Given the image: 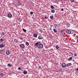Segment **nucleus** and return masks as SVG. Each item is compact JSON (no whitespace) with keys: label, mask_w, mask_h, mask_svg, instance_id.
Returning <instances> with one entry per match:
<instances>
[{"label":"nucleus","mask_w":78,"mask_h":78,"mask_svg":"<svg viewBox=\"0 0 78 78\" xmlns=\"http://www.w3.org/2000/svg\"><path fill=\"white\" fill-rule=\"evenodd\" d=\"M39 44V42L36 43L35 44V46H36V47H38L39 48H43L44 47V45H43V44Z\"/></svg>","instance_id":"1"},{"label":"nucleus","mask_w":78,"mask_h":78,"mask_svg":"<svg viewBox=\"0 0 78 78\" xmlns=\"http://www.w3.org/2000/svg\"><path fill=\"white\" fill-rule=\"evenodd\" d=\"M19 46L20 48L22 49H23L25 47V45H24V44H20Z\"/></svg>","instance_id":"2"},{"label":"nucleus","mask_w":78,"mask_h":78,"mask_svg":"<svg viewBox=\"0 0 78 78\" xmlns=\"http://www.w3.org/2000/svg\"><path fill=\"white\" fill-rule=\"evenodd\" d=\"M61 66L62 67H66V64L65 63L63 62L62 63Z\"/></svg>","instance_id":"3"},{"label":"nucleus","mask_w":78,"mask_h":78,"mask_svg":"<svg viewBox=\"0 0 78 78\" xmlns=\"http://www.w3.org/2000/svg\"><path fill=\"white\" fill-rule=\"evenodd\" d=\"M5 54L6 55H9L10 54V51L9 50L6 51Z\"/></svg>","instance_id":"4"},{"label":"nucleus","mask_w":78,"mask_h":78,"mask_svg":"<svg viewBox=\"0 0 78 78\" xmlns=\"http://www.w3.org/2000/svg\"><path fill=\"white\" fill-rule=\"evenodd\" d=\"M66 33H67V34H71V31L70 30H67L66 31Z\"/></svg>","instance_id":"5"},{"label":"nucleus","mask_w":78,"mask_h":78,"mask_svg":"<svg viewBox=\"0 0 78 78\" xmlns=\"http://www.w3.org/2000/svg\"><path fill=\"white\" fill-rule=\"evenodd\" d=\"M4 47L5 46L3 44H0V48H4Z\"/></svg>","instance_id":"6"},{"label":"nucleus","mask_w":78,"mask_h":78,"mask_svg":"<svg viewBox=\"0 0 78 78\" xmlns=\"http://www.w3.org/2000/svg\"><path fill=\"white\" fill-rule=\"evenodd\" d=\"M8 16L9 17H12V14L11 13H9L8 15Z\"/></svg>","instance_id":"7"},{"label":"nucleus","mask_w":78,"mask_h":78,"mask_svg":"<svg viewBox=\"0 0 78 78\" xmlns=\"http://www.w3.org/2000/svg\"><path fill=\"white\" fill-rule=\"evenodd\" d=\"M33 36L34 37H37V35L36 34H34Z\"/></svg>","instance_id":"8"},{"label":"nucleus","mask_w":78,"mask_h":78,"mask_svg":"<svg viewBox=\"0 0 78 78\" xmlns=\"http://www.w3.org/2000/svg\"><path fill=\"white\" fill-rule=\"evenodd\" d=\"M71 64H72L71 63L67 64L66 65V67H69V66H70Z\"/></svg>","instance_id":"9"},{"label":"nucleus","mask_w":78,"mask_h":78,"mask_svg":"<svg viewBox=\"0 0 78 78\" xmlns=\"http://www.w3.org/2000/svg\"><path fill=\"white\" fill-rule=\"evenodd\" d=\"M23 73L24 74H27V71L26 70H24L23 71Z\"/></svg>","instance_id":"10"},{"label":"nucleus","mask_w":78,"mask_h":78,"mask_svg":"<svg viewBox=\"0 0 78 78\" xmlns=\"http://www.w3.org/2000/svg\"><path fill=\"white\" fill-rule=\"evenodd\" d=\"M72 59H73L72 57H71L69 58H68V60L69 61H71Z\"/></svg>","instance_id":"11"},{"label":"nucleus","mask_w":78,"mask_h":78,"mask_svg":"<svg viewBox=\"0 0 78 78\" xmlns=\"http://www.w3.org/2000/svg\"><path fill=\"white\" fill-rule=\"evenodd\" d=\"M14 41L15 42V43H17V39H15L14 40Z\"/></svg>","instance_id":"12"},{"label":"nucleus","mask_w":78,"mask_h":78,"mask_svg":"<svg viewBox=\"0 0 78 78\" xmlns=\"http://www.w3.org/2000/svg\"><path fill=\"white\" fill-rule=\"evenodd\" d=\"M53 30L55 33H56L57 32V30H55V29H54Z\"/></svg>","instance_id":"13"},{"label":"nucleus","mask_w":78,"mask_h":78,"mask_svg":"<svg viewBox=\"0 0 78 78\" xmlns=\"http://www.w3.org/2000/svg\"><path fill=\"white\" fill-rule=\"evenodd\" d=\"M67 27H70V24L69 23H68L66 24Z\"/></svg>","instance_id":"14"},{"label":"nucleus","mask_w":78,"mask_h":78,"mask_svg":"<svg viewBox=\"0 0 78 78\" xmlns=\"http://www.w3.org/2000/svg\"><path fill=\"white\" fill-rule=\"evenodd\" d=\"M26 45H29V43L28 42H26Z\"/></svg>","instance_id":"15"},{"label":"nucleus","mask_w":78,"mask_h":78,"mask_svg":"<svg viewBox=\"0 0 78 78\" xmlns=\"http://www.w3.org/2000/svg\"><path fill=\"white\" fill-rule=\"evenodd\" d=\"M42 38V37L40 36H39L38 37V39H41Z\"/></svg>","instance_id":"16"},{"label":"nucleus","mask_w":78,"mask_h":78,"mask_svg":"<svg viewBox=\"0 0 78 78\" xmlns=\"http://www.w3.org/2000/svg\"><path fill=\"white\" fill-rule=\"evenodd\" d=\"M55 48H56V49H58V48H59V46L58 45L56 46Z\"/></svg>","instance_id":"17"},{"label":"nucleus","mask_w":78,"mask_h":78,"mask_svg":"<svg viewBox=\"0 0 78 78\" xmlns=\"http://www.w3.org/2000/svg\"><path fill=\"white\" fill-rule=\"evenodd\" d=\"M8 65L9 67H11V64L10 63H9L8 64Z\"/></svg>","instance_id":"18"},{"label":"nucleus","mask_w":78,"mask_h":78,"mask_svg":"<svg viewBox=\"0 0 78 78\" xmlns=\"http://www.w3.org/2000/svg\"><path fill=\"white\" fill-rule=\"evenodd\" d=\"M3 38H1L0 39V41L1 42H3Z\"/></svg>","instance_id":"19"},{"label":"nucleus","mask_w":78,"mask_h":78,"mask_svg":"<svg viewBox=\"0 0 78 78\" xmlns=\"http://www.w3.org/2000/svg\"><path fill=\"white\" fill-rule=\"evenodd\" d=\"M51 12H52V13H54L55 12V10H52L51 11Z\"/></svg>","instance_id":"20"},{"label":"nucleus","mask_w":78,"mask_h":78,"mask_svg":"<svg viewBox=\"0 0 78 78\" xmlns=\"http://www.w3.org/2000/svg\"><path fill=\"white\" fill-rule=\"evenodd\" d=\"M41 52L42 53H44L45 52L44 51V50L42 49L41 50Z\"/></svg>","instance_id":"21"},{"label":"nucleus","mask_w":78,"mask_h":78,"mask_svg":"<svg viewBox=\"0 0 78 78\" xmlns=\"http://www.w3.org/2000/svg\"><path fill=\"white\" fill-rule=\"evenodd\" d=\"M51 9H53L54 8V7L53 5H51Z\"/></svg>","instance_id":"22"},{"label":"nucleus","mask_w":78,"mask_h":78,"mask_svg":"<svg viewBox=\"0 0 78 78\" xmlns=\"http://www.w3.org/2000/svg\"><path fill=\"white\" fill-rule=\"evenodd\" d=\"M71 2L72 3L75 2V0H71Z\"/></svg>","instance_id":"23"},{"label":"nucleus","mask_w":78,"mask_h":78,"mask_svg":"<svg viewBox=\"0 0 78 78\" xmlns=\"http://www.w3.org/2000/svg\"><path fill=\"white\" fill-rule=\"evenodd\" d=\"M75 71H76V72H78V67L75 69Z\"/></svg>","instance_id":"24"},{"label":"nucleus","mask_w":78,"mask_h":78,"mask_svg":"<svg viewBox=\"0 0 78 78\" xmlns=\"http://www.w3.org/2000/svg\"><path fill=\"white\" fill-rule=\"evenodd\" d=\"M23 31L24 32H26V31H27V30L24 29H23Z\"/></svg>","instance_id":"25"},{"label":"nucleus","mask_w":78,"mask_h":78,"mask_svg":"<svg viewBox=\"0 0 78 78\" xmlns=\"http://www.w3.org/2000/svg\"><path fill=\"white\" fill-rule=\"evenodd\" d=\"M75 39H76V40H77L78 39V37H75Z\"/></svg>","instance_id":"26"},{"label":"nucleus","mask_w":78,"mask_h":78,"mask_svg":"<svg viewBox=\"0 0 78 78\" xmlns=\"http://www.w3.org/2000/svg\"><path fill=\"white\" fill-rule=\"evenodd\" d=\"M3 73H1L0 74L1 76H3Z\"/></svg>","instance_id":"27"},{"label":"nucleus","mask_w":78,"mask_h":78,"mask_svg":"<svg viewBox=\"0 0 78 78\" xmlns=\"http://www.w3.org/2000/svg\"><path fill=\"white\" fill-rule=\"evenodd\" d=\"M21 3H20V2H19L18 3V5L20 6V5H21Z\"/></svg>","instance_id":"28"},{"label":"nucleus","mask_w":78,"mask_h":78,"mask_svg":"<svg viewBox=\"0 0 78 78\" xmlns=\"http://www.w3.org/2000/svg\"><path fill=\"white\" fill-rule=\"evenodd\" d=\"M33 14V12H30V14L31 15H32V14Z\"/></svg>","instance_id":"29"},{"label":"nucleus","mask_w":78,"mask_h":78,"mask_svg":"<svg viewBox=\"0 0 78 78\" xmlns=\"http://www.w3.org/2000/svg\"><path fill=\"white\" fill-rule=\"evenodd\" d=\"M53 16H50V19H53Z\"/></svg>","instance_id":"30"},{"label":"nucleus","mask_w":78,"mask_h":78,"mask_svg":"<svg viewBox=\"0 0 78 78\" xmlns=\"http://www.w3.org/2000/svg\"><path fill=\"white\" fill-rule=\"evenodd\" d=\"M74 55L75 56H76L77 54H76V53H75L74 54Z\"/></svg>","instance_id":"31"},{"label":"nucleus","mask_w":78,"mask_h":78,"mask_svg":"<svg viewBox=\"0 0 78 78\" xmlns=\"http://www.w3.org/2000/svg\"><path fill=\"white\" fill-rule=\"evenodd\" d=\"M20 40H23V38H21V37H20Z\"/></svg>","instance_id":"32"},{"label":"nucleus","mask_w":78,"mask_h":78,"mask_svg":"<svg viewBox=\"0 0 78 78\" xmlns=\"http://www.w3.org/2000/svg\"><path fill=\"white\" fill-rule=\"evenodd\" d=\"M18 70H21V68H20V67H19L18 68Z\"/></svg>","instance_id":"33"},{"label":"nucleus","mask_w":78,"mask_h":78,"mask_svg":"<svg viewBox=\"0 0 78 78\" xmlns=\"http://www.w3.org/2000/svg\"><path fill=\"white\" fill-rule=\"evenodd\" d=\"M45 19H47V16H45L44 17Z\"/></svg>","instance_id":"34"},{"label":"nucleus","mask_w":78,"mask_h":78,"mask_svg":"<svg viewBox=\"0 0 78 78\" xmlns=\"http://www.w3.org/2000/svg\"><path fill=\"white\" fill-rule=\"evenodd\" d=\"M61 11H64V9H62Z\"/></svg>","instance_id":"35"},{"label":"nucleus","mask_w":78,"mask_h":78,"mask_svg":"<svg viewBox=\"0 0 78 78\" xmlns=\"http://www.w3.org/2000/svg\"><path fill=\"white\" fill-rule=\"evenodd\" d=\"M2 34H3V35H4V34H5V33L4 32H2Z\"/></svg>","instance_id":"36"},{"label":"nucleus","mask_w":78,"mask_h":78,"mask_svg":"<svg viewBox=\"0 0 78 78\" xmlns=\"http://www.w3.org/2000/svg\"><path fill=\"white\" fill-rule=\"evenodd\" d=\"M2 51L1 50H0V53H2Z\"/></svg>","instance_id":"37"},{"label":"nucleus","mask_w":78,"mask_h":78,"mask_svg":"<svg viewBox=\"0 0 78 78\" xmlns=\"http://www.w3.org/2000/svg\"><path fill=\"white\" fill-rule=\"evenodd\" d=\"M1 51H3L4 50V49H1Z\"/></svg>","instance_id":"38"},{"label":"nucleus","mask_w":78,"mask_h":78,"mask_svg":"<svg viewBox=\"0 0 78 78\" xmlns=\"http://www.w3.org/2000/svg\"><path fill=\"white\" fill-rule=\"evenodd\" d=\"M55 25L56 26V27H57L58 26V25H57V24H55Z\"/></svg>","instance_id":"39"},{"label":"nucleus","mask_w":78,"mask_h":78,"mask_svg":"<svg viewBox=\"0 0 78 78\" xmlns=\"http://www.w3.org/2000/svg\"><path fill=\"white\" fill-rule=\"evenodd\" d=\"M40 32H41V33H42V30H41L40 31Z\"/></svg>","instance_id":"40"},{"label":"nucleus","mask_w":78,"mask_h":78,"mask_svg":"<svg viewBox=\"0 0 78 78\" xmlns=\"http://www.w3.org/2000/svg\"><path fill=\"white\" fill-rule=\"evenodd\" d=\"M53 25H51V27H52Z\"/></svg>","instance_id":"41"},{"label":"nucleus","mask_w":78,"mask_h":78,"mask_svg":"<svg viewBox=\"0 0 78 78\" xmlns=\"http://www.w3.org/2000/svg\"><path fill=\"white\" fill-rule=\"evenodd\" d=\"M51 28H50V30H51Z\"/></svg>","instance_id":"42"},{"label":"nucleus","mask_w":78,"mask_h":78,"mask_svg":"<svg viewBox=\"0 0 78 78\" xmlns=\"http://www.w3.org/2000/svg\"><path fill=\"white\" fill-rule=\"evenodd\" d=\"M60 32L61 33H62V31H61Z\"/></svg>","instance_id":"43"},{"label":"nucleus","mask_w":78,"mask_h":78,"mask_svg":"<svg viewBox=\"0 0 78 78\" xmlns=\"http://www.w3.org/2000/svg\"><path fill=\"white\" fill-rule=\"evenodd\" d=\"M55 28H56V26H55Z\"/></svg>","instance_id":"44"},{"label":"nucleus","mask_w":78,"mask_h":78,"mask_svg":"<svg viewBox=\"0 0 78 78\" xmlns=\"http://www.w3.org/2000/svg\"><path fill=\"white\" fill-rule=\"evenodd\" d=\"M55 0L56 1H57V0Z\"/></svg>","instance_id":"45"},{"label":"nucleus","mask_w":78,"mask_h":78,"mask_svg":"<svg viewBox=\"0 0 78 78\" xmlns=\"http://www.w3.org/2000/svg\"><path fill=\"white\" fill-rule=\"evenodd\" d=\"M24 53H25V52H24Z\"/></svg>","instance_id":"46"}]
</instances>
